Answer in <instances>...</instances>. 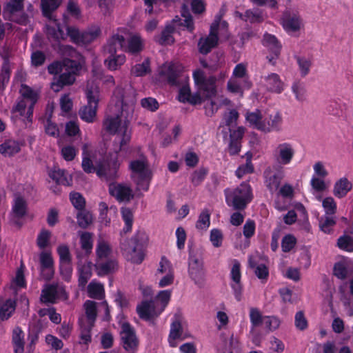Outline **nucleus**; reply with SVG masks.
<instances>
[{
  "label": "nucleus",
  "instance_id": "f257e3e1",
  "mask_svg": "<svg viewBox=\"0 0 353 353\" xmlns=\"http://www.w3.org/2000/svg\"><path fill=\"white\" fill-rule=\"evenodd\" d=\"M82 168L88 174L96 172L97 174L101 178H105L106 180H113L117 177V172L119 168V163L117 157L110 159H106L103 162L99 163L97 168L93 165L92 161L90 157L84 156L83 157Z\"/></svg>",
  "mask_w": 353,
  "mask_h": 353
},
{
  "label": "nucleus",
  "instance_id": "f03ea898",
  "mask_svg": "<svg viewBox=\"0 0 353 353\" xmlns=\"http://www.w3.org/2000/svg\"><path fill=\"white\" fill-rule=\"evenodd\" d=\"M225 194L227 204L236 210H244L252 199V188L245 182H243L232 191L225 190Z\"/></svg>",
  "mask_w": 353,
  "mask_h": 353
},
{
  "label": "nucleus",
  "instance_id": "7ed1b4c3",
  "mask_svg": "<svg viewBox=\"0 0 353 353\" xmlns=\"http://www.w3.org/2000/svg\"><path fill=\"white\" fill-rule=\"evenodd\" d=\"M147 239L145 232L139 230L130 240L121 242V249L130 256V261L136 264H140L144 259V254L141 250L143 242Z\"/></svg>",
  "mask_w": 353,
  "mask_h": 353
},
{
  "label": "nucleus",
  "instance_id": "20e7f679",
  "mask_svg": "<svg viewBox=\"0 0 353 353\" xmlns=\"http://www.w3.org/2000/svg\"><path fill=\"white\" fill-rule=\"evenodd\" d=\"M188 274L194 283L201 288L204 285L205 270L203 261L200 254L190 250L188 258Z\"/></svg>",
  "mask_w": 353,
  "mask_h": 353
},
{
  "label": "nucleus",
  "instance_id": "39448f33",
  "mask_svg": "<svg viewBox=\"0 0 353 353\" xmlns=\"http://www.w3.org/2000/svg\"><path fill=\"white\" fill-rule=\"evenodd\" d=\"M120 335L124 350L128 353H135L139 346V340L134 327L128 322L122 324Z\"/></svg>",
  "mask_w": 353,
  "mask_h": 353
},
{
  "label": "nucleus",
  "instance_id": "423d86ee",
  "mask_svg": "<svg viewBox=\"0 0 353 353\" xmlns=\"http://www.w3.org/2000/svg\"><path fill=\"white\" fill-rule=\"evenodd\" d=\"M40 276L42 279L50 281L54 274V260L50 252H42L39 255Z\"/></svg>",
  "mask_w": 353,
  "mask_h": 353
},
{
  "label": "nucleus",
  "instance_id": "0eeeda50",
  "mask_svg": "<svg viewBox=\"0 0 353 353\" xmlns=\"http://www.w3.org/2000/svg\"><path fill=\"white\" fill-rule=\"evenodd\" d=\"M282 25L287 32H296L301 28L302 19L298 12L286 10L283 14Z\"/></svg>",
  "mask_w": 353,
  "mask_h": 353
},
{
  "label": "nucleus",
  "instance_id": "6e6552de",
  "mask_svg": "<svg viewBox=\"0 0 353 353\" xmlns=\"http://www.w3.org/2000/svg\"><path fill=\"white\" fill-rule=\"evenodd\" d=\"M109 192L111 196L115 197L120 202H128L134 198L131 188L121 183H110Z\"/></svg>",
  "mask_w": 353,
  "mask_h": 353
},
{
  "label": "nucleus",
  "instance_id": "1a4fd4ad",
  "mask_svg": "<svg viewBox=\"0 0 353 353\" xmlns=\"http://www.w3.org/2000/svg\"><path fill=\"white\" fill-rule=\"evenodd\" d=\"M294 155V150L290 143H281L276 148L275 156L277 161L282 165L289 164Z\"/></svg>",
  "mask_w": 353,
  "mask_h": 353
},
{
  "label": "nucleus",
  "instance_id": "9d476101",
  "mask_svg": "<svg viewBox=\"0 0 353 353\" xmlns=\"http://www.w3.org/2000/svg\"><path fill=\"white\" fill-rule=\"evenodd\" d=\"M117 97H119L122 103V108L127 105H133L136 102L135 90L130 85L123 88L117 87L114 92Z\"/></svg>",
  "mask_w": 353,
  "mask_h": 353
},
{
  "label": "nucleus",
  "instance_id": "9b49d317",
  "mask_svg": "<svg viewBox=\"0 0 353 353\" xmlns=\"http://www.w3.org/2000/svg\"><path fill=\"white\" fill-rule=\"evenodd\" d=\"M240 263L237 260L234 261V264L231 270L230 275L231 279L234 283L232 284V288L234 290V295L238 301H241L242 286L241 284V271Z\"/></svg>",
  "mask_w": 353,
  "mask_h": 353
},
{
  "label": "nucleus",
  "instance_id": "f8f14e48",
  "mask_svg": "<svg viewBox=\"0 0 353 353\" xmlns=\"http://www.w3.org/2000/svg\"><path fill=\"white\" fill-rule=\"evenodd\" d=\"M49 176L56 182L57 185L65 186H71L72 184V177L65 170L60 169L58 167H54L48 173Z\"/></svg>",
  "mask_w": 353,
  "mask_h": 353
},
{
  "label": "nucleus",
  "instance_id": "ddd939ff",
  "mask_svg": "<svg viewBox=\"0 0 353 353\" xmlns=\"http://www.w3.org/2000/svg\"><path fill=\"white\" fill-rule=\"evenodd\" d=\"M75 81V74L72 72L65 71L62 72L58 77L54 78L51 83V88L56 92H59L65 85H70Z\"/></svg>",
  "mask_w": 353,
  "mask_h": 353
},
{
  "label": "nucleus",
  "instance_id": "4468645a",
  "mask_svg": "<svg viewBox=\"0 0 353 353\" xmlns=\"http://www.w3.org/2000/svg\"><path fill=\"white\" fill-rule=\"evenodd\" d=\"M94 268L99 276H105L114 272L118 268L117 261L114 259L97 260Z\"/></svg>",
  "mask_w": 353,
  "mask_h": 353
},
{
  "label": "nucleus",
  "instance_id": "2eb2a0df",
  "mask_svg": "<svg viewBox=\"0 0 353 353\" xmlns=\"http://www.w3.org/2000/svg\"><path fill=\"white\" fill-rule=\"evenodd\" d=\"M218 36L211 27L210 33L206 38H201L198 42L199 52L203 54H207L211 50L216 46L218 43Z\"/></svg>",
  "mask_w": 353,
  "mask_h": 353
},
{
  "label": "nucleus",
  "instance_id": "dca6fc26",
  "mask_svg": "<svg viewBox=\"0 0 353 353\" xmlns=\"http://www.w3.org/2000/svg\"><path fill=\"white\" fill-rule=\"evenodd\" d=\"M125 45V40L123 36L115 34L110 38L104 50L111 56L116 55L118 49H123Z\"/></svg>",
  "mask_w": 353,
  "mask_h": 353
},
{
  "label": "nucleus",
  "instance_id": "f3484780",
  "mask_svg": "<svg viewBox=\"0 0 353 353\" xmlns=\"http://www.w3.org/2000/svg\"><path fill=\"white\" fill-rule=\"evenodd\" d=\"M249 267L253 269L255 275L261 280H267L269 276L268 267L259 263V259L254 256H250L248 260Z\"/></svg>",
  "mask_w": 353,
  "mask_h": 353
},
{
  "label": "nucleus",
  "instance_id": "a211bd4d",
  "mask_svg": "<svg viewBox=\"0 0 353 353\" xmlns=\"http://www.w3.org/2000/svg\"><path fill=\"white\" fill-rule=\"evenodd\" d=\"M265 85L268 90L281 93L283 90V83L277 74L272 73L265 77Z\"/></svg>",
  "mask_w": 353,
  "mask_h": 353
},
{
  "label": "nucleus",
  "instance_id": "6ab92c4d",
  "mask_svg": "<svg viewBox=\"0 0 353 353\" xmlns=\"http://www.w3.org/2000/svg\"><path fill=\"white\" fill-rule=\"evenodd\" d=\"M262 43L273 54L279 57L282 46L274 35L265 33L263 35Z\"/></svg>",
  "mask_w": 353,
  "mask_h": 353
},
{
  "label": "nucleus",
  "instance_id": "aec40b11",
  "mask_svg": "<svg viewBox=\"0 0 353 353\" xmlns=\"http://www.w3.org/2000/svg\"><path fill=\"white\" fill-rule=\"evenodd\" d=\"M1 57L3 59V63L0 72V90H3L10 80L11 71L8 52L5 50Z\"/></svg>",
  "mask_w": 353,
  "mask_h": 353
},
{
  "label": "nucleus",
  "instance_id": "412c9836",
  "mask_svg": "<svg viewBox=\"0 0 353 353\" xmlns=\"http://www.w3.org/2000/svg\"><path fill=\"white\" fill-rule=\"evenodd\" d=\"M137 312L141 319L149 321L154 316L159 315V312L156 313L154 306L152 305L150 301H143L137 307Z\"/></svg>",
  "mask_w": 353,
  "mask_h": 353
},
{
  "label": "nucleus",
  "instance_id": "4be33fe9",
  "mask_svg": "<svg viewBox=\"0 0 353 353\" xmlns=\"http://www.w3.org/2000/svg\"><path fill=\"white\" fill-rule=\"evenodd\" d=\"M352 188V183L347 178H341L336 181L334 186V194L339 198L344 197Z\"/></svg>",
  "mask_w": 353,
  "mask_h": 353
},
{
  "label": "nucleus",
  "instance_id": "5701e85b",
  "mask_svg": "<svg viewBox=\"0 0 353 353\" xmlns=\"http://www.w3.org/2000/svg\"><path fill=\"white\" fill-rule=\"evenodd\" d=\"M161 74L166 77L168 83L172 86L179 85L178 77L179 76V71L176 69V66L173 64L168 65L161 71Z\"/></svg>",
  "mask_w": 353,
  "mask_h": 353
},
{
  "label": "nucleus",
  "instance_id": "b1692460",
  "mask_svg": "<svg viewBox=\"0 0 353 353\" xmlns=\"http://www.w3.org/2000/svg\"><path fill=\"white\" fill-rule=\"evenodd\" d=\"M216 78L212 76L208 77V80L200 85V88L203 91V96L205 99H210L216 96Z\"/></svg>",
  "mask_w": 353,
  "mask_h": 353
},
{
  "label": "nucleus",
  "instance_id": "393cba45",
  "mask_svg": "<svg viewBox=\"0 0 353 353\" xmlns=\"http://www.w3.org/2000/svg\"><path fill=\"white\" fill-rule=\"evenodd\" d=\"M23 3H19L13 1H10L4 6L3 9V17L5 20H10V17L23 10Z\"/></svg>",
  "mask_w": 353,
  "mask_h": 353
},
{
  "label": "nucleus",
  "instance_id": "a878e982",
  "mask_svg": "<svg viewBox=\"0 0 353 353\" xmlns=\"http://www.w3.org/2000/svg\"><path fill=\"white\" fill-rule=\"evenodd\" d=\"M245 119L254 128L263 131L265 130V122L262 121V115L259 110L253 112H247Z\"/></svg>",
  "mask_w": 353,
  "mask_h": 353
},
{
  "label": "nucleus",
  "instance_id": "bb28decb",
  "mask_svg": "<svg viewBox=\"0 0 353 353\" xmlns=\"http://www.w3.org/2000/svg\"><path fill=\"white\" fill-rule=\"evenodd\" d=\"M123 123H121V119L119 115L116 117H108L103 121V128L105 130L109 132L110 134H116L119 131H121V127Z\"/></svg>",
  "mask_w": 353,
  "mask_h": 353
},
{
  "label": "nucleus",
  "instance_id": "cd10ccee",
  "mask_svg": "<svg viewBox=\"0 0 353 353\" xmlns=\"http://www.w3.org/2000/svg\"><path fill=\"white\" fill-rule=\"evenodd\" d=\"M12 343L14 345V353H23L25 344L23 340V332L19 327H17L13 330Z\"/></svg>",
  "mask_w": 353,
  "mask_h": 353
},
{
  "label": "nucleus",
  "instance_id": "c85d7f7f",
  "mask_svg": "<svg viewBox=\"0 0 353 353\" xmlns=\"http://www.w3.org/2000/svg\"><path fill=\"white\" fill-rule=\"evenodd\" d=\"M79 324L81 330V339L84 343L88 344L91 341L90 332L94 325V323L89 322L88 321H85L83 319H80Z\"/></svg>",
  "mask_w": 353,
  "mask_h": 353
},
{
  "label": "nucleus",
  "instance_id": "c756f323",
  "mask_svg": "<svg viewBox=\"0 0 353 353\" xmlns=\"http://www.w3.org/2000/svg\"><path fill=\"white\" fill-rule=\"evenodd\" d=\"M63 0H41V6L44 17L50 18L52 13L61 5Z\"/></svg>",
  "mask_w": 353,
  "mask_h": 353
},
{
  "label": "nucleus",
  "instance_id": "7c9ffc66",
  "mask_svg": "<svg viewBox=\"0 0 353 353\" xmlns=\"http://www.w3.org/2000/svg\"><path fill=\"white\" fill-rule=\"evenodd\" d=\"M20 150L18 143L12 140H8L0 145V153L4 156L10 157Z\"/></svg>",
  "mask_w": 353,
  "mask_h": 353
},
{
  "label": "nucleus",
  "instance_id": "2f4dec72",
  "mask_svg": "<svg viewBox=\"0 0 353 353\" xmlns=\"http://www.w3.org/2000/svg\"><path fill=\"white\" fill-rule=\"evenodd\" d=\"M97 107V105L88 103L81 108L79 112L81 119L88 123L92 122L96 116Z\"/></svg>",
  "mask_w": 353,
  "mask_h": 353
},
{
  "label": "nucleus",
  "instance_id": "473e14b6",
  "mask_svg": "<svg viewBox=\"0 0 353 353\" xmlns=\"http://www.w3.org/2000/svg\"><path fill=\"white\" fill-rule=\"evenodd\" d=\"M27 212V203L26 200L21 196H17L14 199V203L12 206V213L17 218L23 217Z\"/></svg>",
  "mask_w": 353,
  "mask_h": 353
},
{
  "label": "nucleus",
  "instance_id": "72a5a7b5",
  "mask_svg": "<svg viewBox=\"0 0 353 353\" xmlns=\"http://www.w3.org/2000/svg\"><path fill=\"white\" fill-rule=\"evenodd\" d=\"M16 308L14 301L9 299L0 307V321L8 320Z\"/></svg>",
  "mask_w": 353,
  "mask_h": 353
},
{
  "label": "nucleus",
  "instance_id": "f704fd0d",
  "mask_svg": "<svg viewBox=\"0 0 353 353\" xmlns=\"http://www.w3.org/2000/svg\"><path fill=\"white\" fill-rule=\"evenodd\" d=\"M174 30V28L168 25L166 26L165 29L162 31L161 36L155 37L156 42L159 43L161 46L172 43L174 39L172 36Z\"/></svg>",
  "mask_w": 353,
  "mask_h": 353
},
{
  "label": "nucleus",
  "instance_id": "c9c22d12",
  "mask_svg": "<svg viewBox=\"0 0 353 353\" xmlns=\"http://www.w3.org/2000/svg\"><path fill=\"white\" fill-rule=\"evenodd\" d=\"M78 225L83 228H87L92 223V214L90 212L83 209L79 210L77 214Z\"/></svg>",
  "mask_w": 353,
  "mask_h": 353
},
{
  "label": "nucleus",
  "instance_id": "e433bc0d",
  "mask_svg": "<svg viewBox=\"0 0 353 353\" xmlns=\"http://www.w3.org/2000/svg\"><path fill=\"white\" fill-rule=\"evenodd\" d=\"M88 296L91 299L101 300L104 298V288L100 283H90L88 285Z\"/></svg>",
  "mask_w": 353,
  "mask_h": 353
},
{
  "label": "nucleus",
  "instance_id": "4c0bfd02",
  "mask_svg": "<svg viewBox=\"0 0 353 353\" xmlns=\"http://www.w3.org/2000/svg\"><path fill=\"white\" fill-rule=\"evenodd\" d=\"M101 33V30L99 28H96L94 30L88 32H81L78 45H86L92 42L96 39Z\"/></svg>",
  "mask_w": 353,
  "mask_h": 353
},
{
  "label": "nucleus",
  "instance_id": "58836bf2",
  "mask_svg": "<svg viewBox=\"0 0 353 353\" xmlns=\"http://www.w3.org/2000/svg\"><path fill=\"white\" fill-rule=\"evenodd\" d=\"M85 93L88 103L97 105L98 106L99 99V88L94 84L88 85Z\"/></svg>",
  "mask_w": 353,
  "mask_h": 353
},
{
  "label": "nucleus",
  "instance_id": "ea45409f",
  "mask_svg": "<svg viewBox=\"0 0 353 353\" xmlns=\"http://www.w3.org/2000/svg\"><path fill=\"white\" fill-rule=\"evenodd\" d=\"M83 307L88 321L94 323L97 316V303L87 300L83 304Z\"/></svg>",
  "mask_w": 353,
  "mask_h": 353
},
{
  "label": "nucleus",
  "instance_id": "a19ab883",
  "mask_svg": "<svg viewBox=\"0 0 353 353\" xmlns=\"http://www.w3.org/2000/svg\"><path fill=\"white\" fill-rule=\"evenodd\" d=\"M282 119L279 112H276L273 115H270V119L268 123H265V130L263 132H270L272 130H279L281 125Z\"/></svg>",
  "mask_w": 353,
  "mask_h": 353
},
{
  "label": "nucleus",
  "instance_id": "79ce46f5",
  "mask_svg": "<svg viewBox=\"0 0 353 353\" xmlns=\"http://www.w3.org/2000/svg\"><path fill=\"white\" fill-rule=\"evenodd\" d=\"M80 243L82 250H85V254L89 255L92 252L93 241L92 234L88 232H83L80 235Z\"/></svg>",
  "mask_w": 353,
  "mask_h": 353
},
{
  "label": "nucleus",
  "instance_id": "37998d69",
  "mask_svg": "<svg viewBox=\"0 0 353 353\" xmlns=\"http://www.w3.org/2000/svg\"><path fill=\"white\" fill-rule=\"evenodd\" d=\"M133 178L139 190H143L144 191L148 190L151 179L150 172L139 175H133Z\"/></svg>",
  "mask_w": 353,
  "mask_h": 353
},
{
  "label": "nucleus",
  "instance_id": "c03bdc74",
  "mask_svg": "<svg viewBox=\"0 0 353 353\" xmlns=\"http://www.w3.org/2000/svg\"><path fill=\"white\" fill-rule=\"evenodd\" d=\"M292 90L297 101H304L306 99V89L303 82L300 81L294 82L292 85Z\"/></svg>",
  "mask_w": 353,
  "mask_h": 353
},
{
  "label": "nucleus",
  "instance_id": "a18cd8bd",
  "mask_svg": "<svg viewBox=\"0 0 353 353\" xmlns=\"http://www.w3.org/2000/svg\"><path fill=\"white\" fill-rule=\"evenodd\" d=\"M57 292V288L50 285L42 290L41 300L44 303H53L55 302Z\"/></svg>",
  "mask_w": 353,
  "mask_h": 353
},
{
  "label": "nucleus",
  "instance_id": "49530a36",
  "mask_svg": "<svg viewBox=\"0 0 353 353\" xmlns=\"http://www.w3.org/2000/svg\"><path fill=\"white\" fill-rule=\"evenodd\" d=\"M282 175L281 173H275L266 175L267 187L271 192H274L278 189L280 185Z\"/></svg>",
  "mask_w": 353,
  "mask_h": 353
},
{
  "label": "nucleus",
  "instance_id": "de8ad7c7",
  "mask_svg": "<svg viewBox=\"0 0 353 353\" xmlns=\"http://www.w3.org/2000/svg\"><path fill=\"white\" fill-rule=\"evenodd\" d=\"M150 64V62L149 59H146L143 61L142 63L136 64L132 68V73L137 77L145 76L146 74L150 73L151 72Z\"/></svg>",
  "mask_w": 353,
  "mask_h": 353
},
{
  "label": "nucleus",
  "instance_id": "09e8293b",
  "mask_svg": "<svg viewBox=\"0 0 353 353\" xmlns=\"http://www.w3.org/2000/svg\"><path fill=\"white\" fill-rule=\"evenodd\" d=\"M79 286H85L92 276V271L90 265H82L79 268Z\"/></svg>",
  "mask_w": 353,
  "mask_h": 353
},
{
  "label": "nucleus",
  "instance_id": "8fccbe9b",
  "mask_svg": "<svg viewBox=\"0 0 353 353\" xmlns=\"http://www.w3.org/2000/svg\"><path fill=\"white\" fill-rule=\"evenodd\" d=\"M208 173V169L205 167H201L194 170L191 176V182L194 186L199 185L205 179Z\"/></svg>",
  "mask_w": 353,
  "mask_h": 353
},
{
  "label": "nucleus",
  "instance_id": "3c124183",
  "mask_svg": "<svg viewBox=\"0 0 353 353\" xmlns=\"http://www.w3.org/2000/svg\"><path fill=\"white\" fill-rule=\"evenodd\" d=\"M125 61V57L123 54L119 55H109L108 58L105 59V63H107L108 68L111 70H115L119 65H122Z\"/></svg>",
  "mask_w": 353,
  "mask_h": 353
},
{
  "label": "nucleus",
  "instance_id": "603ef678",
  "mask_svg": "<svg viewBox=\"0 0 353 353\" xmlns=\"http://www.w3.org/2000/svg\"><path fill=\"white\" fill-rule=\"evenodd\" d=\"M210 213L208 209H204L199 216L196 228L199 230H207L210 226Z\"/></svg>",
  "mask_w": 353,
  "mask_h": 353
},
{
  "label": "nucleus",
  "instance_id": "864d4df0",
  "mask_svg": "<svg viewBox=\"0 0 353 353\" xmlns=\"http://www.w3.org/2000/svg\"><path fill=\"white\" fill-rule=\"evenodd\" d=\"M142 48L141 38L137 35L131 37L128 41V51L131 54H137L141 51Z\"/></svg>",
  "mask_w": 353,
  "mask_h": 353
},
{
  "label": "nucleus",
  "instance_id": "5fc2aeb1",
  "mask_svg": "<svg viewBox=\"0 0 353 353\" xmlns=\"http://www.w3.org/2000/svg\"><path fill=\"white\" fill-rule=\"evenodd\" d=\"M130 168L134 173V175H139L150 172L147 169V165L142 160H134L130 162Z\"/></svg>",
  "mask_w": 353,
  "mask_h": 353
},
{
  "label": "nucleus",
  "instance_id": "6e6d98bb",
  "mask_svg": "<svg viewBox=\"0 0 353 353\" xmlns=\"http://www.w3.org/2000/svg\"><path fill=\"white\" fill-rule=\"evenodd\" d=\"M62 63L66 71L72 72L75 75L81 70V64L76 60L65 58Z\"/></svg>",
  "mask_w": 353,
  "mask_h": 353
},
{
  "label": "nucleus",
  "instance_id": "4d7b16f0",
  "mask_svg": "<svg viewBox=\"0 0 353 353\" xmlns=\"http://www.w3.org/2000/svg\"><path fill=\"white\" fill-rule=\"evenodd\" d=\"M335 224L336 221L332 216H325L319 220V228L326 234H330L332 231V228Z\"/></svg>",
  "mask_w": 353,
  "mask_h": 353
},
{
  "label": "nucleus",
  "instance_id": "13d9d810",
  "mask_svg": "<svg viewBox=\"0 0 353 353\" xmlns=\"http://www.w3.org/2000/svg\"><path fill=\"white\" fill-rule=\"evenodd\" d=\"M121 214L123 221H125V226L123 231L127 233L132 230L133 223V214L130 209L128 208H123L121 209Z\"/></svg>",
  "mask_w": 353,
  "mask_h": 353
},
{
  "label": "nucleus",
  "instance_id": "bf43d9fd",
  "mask_svg": "<svg viewBox=\"0 0 353 353\" xmlns=\"http://www.w3.org/2000/svg\"><path fill=\"white\" fill-rule=\"evenodd\" d=\"M245 21H250V23H259L263 21V16L261 12L259 9L248 10L244 13Z\"/></svg>",
  "mask_w": 353,
  "mask_h": 353
},
{
  "label": "nucleus",
  "instance_id": "052dcab7",
  "mask_svg": "<svg viewBox=\"0 0 353 353\" xmlns=\"http://www.w3.org/2000/svg\"><path fill=\"white\" fill-rule=\"evenodd\" d=\"M50 237L51 232L44 228L42 229L37 236V246L41 249L46 248L48 245Z\"/></svg>",
  "mask_w": 353,
  "mask_h": 353
},
{
  "label": "nucleus",
  "instance_id": "680f3d73",
  "mask_svg": "<svg viewBox=\"0 0 353 353\" xmlns=\"http://www.w3.org/2000/svg\"><path fill=\"white\" fill-rule=\"evenodd\" d=\"M338 246L347 252H353V237L349 235L340 236L337 241Z\"/></svg>",
  "mask_w": 353,
  "mask_h": 353
},
{
  "label": "nucleus",
  "instance_id": "e2e57ef3",
  "mask_svg": "<svg viewBox=\"0 0 353 353\" xmlns=\"http://www.w3.org/2000/svg\"><path fill=\"white\" fill-rule=\"evenodd\" d=\"M296 60L299 67L301 77H305L310 72L312 65L310 60L304 57H296Z\"/></svg>",
  "mask_w": 353,
  "mask_h": 353
},
{
  "label": "nucleus",
  "instance_id": "0e129e2a",
  "mask_svg": "<svg viewBox=\"0 0 353 353\" xmlns=\"http://www.w3.org/2000/svg\"><path fill=\"white\" fill-rule=\"evenodd\" d=\"M70 199L73 206L79 210L85 209V201L83 196L79 192H73L70 194Z\"/></svg>",
  "mask_w": 353,
  "mask_h": 353
},
{
  "label": "nucleus",
  "instance_id": "69168bd1",
  "mask_svg": "<svg viewBox=\"0 0 353 353\" xmlns=\"http://www.w3.org/2000/svg\"><path fill=\"white\" fill-rule=\"evenodd\" d=\"M57 252L60 259V263H71V254L69 248L66 245H61L57 248Z\"/></svg>",
  "mask_w": 353,
  "mask_h": 353
},
{
  "label": "nucleus",
  "instance_id": "338daca9",
  "mask_svg": "<svg viewBox=\"0 0 353 353\" xmlns=\"http://www.w3.org/2000/svg\"><path fill=\"white\" fill-rule=\"evenodd\" d=\"M333 274L339 279L344 280L347 274V270L343 262H337L333 268Z\"/></svg>",
  "mask_w": 353,
  "mask_h": 353
},
{
  "label": "nucleus",
  "instance_id": "774afa93",
  "mask_svg": "<svg viewBox=\"0 0 353 353\" xmlns=\"http://www.w3.org/2000/svg\"><path fill=\"white\" fill-rule=\"evenodd\" d=\"M296 244V239L291 234L285 235L281 241L282 250L285 252H290Z\"/></svg>",
  "mask_w": 353,
  "mask_h": 353
}]
</instances>
